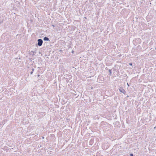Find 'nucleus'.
Here are the masks:
<instances>
[{
    "mask_svg": "<svg viewBox=\"0 0 156 156\" xmlns=\"http://www.w3.org/2000/svg\"><path fill=\"white\" fill-rule=\"evenodd\" d=\"M129 65L130 66H132V63H129Z\"/></svg>",
    "mask_w": 156,
    "mask_h": 156,
    "instance_id": "nucleus-7",
    "label": "nucleus"
},
{
    "mask_svg": "<svg viewBox=\"0 0 156 156\" xmlns=\"http://www.w3.org/2000/svg\"><path fill=\"white\" fill-rule=\"evenodd\" d=\"M34 69L33 68L32 69V71H33V72H34Z\"/></svg>",
    "mask_w": 156,
    "mask_h": 156,
    "instance_id": "nucleus-11",
    "label": "nucleus"
},
{
    "mask_svg": "<svg viewBox=\"0 0 156 156\" xmlns=\"http://www.w3.org/2000/svg\"><path fill=\"white\" fill-rule=\"evenodd\" d=\"M109 75L111 76L112 75V69H109Z\"/></svg>",
    "mask_w": 156,
    "mask_h": 156,
    "instance_id": "nucleus-4",
    "label": "nucleus"
},
{
    "mask_svg": "<svg viewBox=\"0 0 156 156\" xmlns=\"http://www.w3.org/2000/svg\"><path fill=\"white\" fill-rule=\"evenodd\" d=\"M37 45L39 46H41L42 44L43 41L42 39H39L37 40Z\"/></svg>",
    "mask_w": 156,
    "mask_h": 156,
    "instance_id": "nucleus-1",
    "label": "nucleus"
},
{
    "mask_svg": "<svg viewBox=\"0 0 156 156\" xmlns=\"http://www.w3.org/2000/svg\"><path fill=\"white\" fill-rule=\"evenodd\" d=\"M93 140H90V143H92V142Z\"/></svg>",
    "mask_w": 156,
    "mask_h": 156,
    "instance_id": "nucleus-8",
    "label": "nucleus"
},
{
    "mask_svg": "<svg viewBox=\"0 0 156 156\" xmlns=\"http://www.w3.org/2000/svg\"><path fill=\"white\" fill-rule=\"evenodd\" d=\"M127 85L128 86H129V84L128 83H127Z\"/></svg>",
    "mask_w": 156,
    "mask_h": 156,
    "instance_id": "nucleus-14",
    "label": "nucleus"
},
{
    "mask_svg": "<svg viewBox=\"0 0 156 156\" xmlns=\"http://www.w3.org/2000/svg\"><path fill=\"white\" fill-rule=\"evenodd\" d=\"M119 90L120 92L124 94H125L126 93V92L125 90L124 89L122 88L121 89H119Z\"/></svg>",
    "mask_w": 156,
    "mask_h": 156,
    "instance_id": "nucleus-2",
    "label": "nucleus"
},
{
    "mask_svg": "<svg viewBox=\"0 0 156 156\" xmlns=\"http://www.w3.org/2000/svg\"><path fill=\"white\" fill-rule=\"evenodd\" d=\"M73 145H71V147H73Z\"/></svg>",
    "mask_w": 156,
    "mask_h": 156,
    "instance_id": "nucleus-17",
    "label": "nucleus"
},
{
    "mask_svg": "<svg viewBox=\"0 0 156 156\" xmlns=\"http://www.w3.org/2000/svg\"><path fill=\"white\" fill-rule=\"evenodd\" d=\"M71 45H69V48H70V47H71Z\"/></svg>",
    "mask_w": 156,
    "mask_h": 156,
    "instance_id": "nucleus-13",
    "label": "nucleus"
},
{
    "mask_svg": "<svg viewBox=\"0 0 156 156\" xmlns=\"http://www.w3.org/2000/svg\"><path fill=\"white\" fill-rule=\"evenodd\" d=\"M85 19H86V17H85Z\"/></svg>",
    "mask_w": 156,
    "mask_h": 156,
    "instance_id": "nucleus-19",
    "label": "nucleus"
},
{
    "mask_svg": "<svg viewBox=\"0 0 156 156\" xmlns=\"http://www.w3.org/2000/svg\"><path fill=\"white\" fill-rule=\"evenodd\" d=\"M73 145H71V147H73Z\"/></svg>",
    "mask_w": 156,
    "mask_h": 156,
    "instance_id": "nucleus-16",
    "label": "nucleus"
},
{
    "mask_svg": "<svg viewBox=\"0 0 156 156\" xmlns=\"http://www.w3.org/2000/svg\"><path fill=\"white\" fill-rule=\"evenodd\" d=\"M40 76V75H38V76Z\"/></svg>",
    "mask_w": 156,
    "mask_h": 156,
    "instance_id": "nucleus-15",
    "label": "nucleus"
},
{
    "mask_svg": "<svg viewBox=\"0 0 156 156\" xmlns=\"http://www.w3.org/2000/svg\"><path fill=\"white\" fill-rule=\"evenodd\" d=\"M156 128V127H154V129H155Z\"/></svg>",
    "mask_w": 156,
    "mask_h": 156,
    "instance_id": "nucleus-18",
    "label": "nucleus"
},
{
    "mask_svg": "<svg viewBox=\"0 0 156 156\" xmlns=\"http://www.w3.org/2000/svg\"><path fill=\"white\" fill-rule=\"evenodd\" d=\"M43 40L44 41H49V38L48 37H44V38H43Z\"/></svg>",
    "mask_w": 156,
    "mask_h": 156,
    "instance_id": "nucleus-3",
    "label": "nucleus"
},
{
    "mask_svg": "<svg viewBox=\"0 0 156 156\" xmlns=\"http://www.w3.org/2000/svg\"><path fill=\"white\" fill-rule=\"evenodd\" d=\"M130 156H133V154L131 153L129 154Z\"/></svg>",
    "mask_w": 156,
    "mask_h": 156,
    "instance_id": "nucleus-6",
    "label": "nucleus"
},
{
    "mask_svg": "<svg viewBox=\"0 0 156 156\" xmlns=\"http://www.w3.org/2000/svg\"><path fill=\"white\" fill-rule=\"evenodd\" d=\"M155 50H156V48H155Z\"/></svg>",
    "mask_w": 156,
    "mask_h": 156,
    "instance_id": "nucleus-20",
    "label": "nucleus"
},
{
    "mask_svg": "<svg viewBox=\"0 0 156 156\" xmlns=\"http://www.w3.org/2000/svg\"><path fill=\"white\" fill-rule=\"evenodd\" d=\"M52 26L53 27H55V25H52Z\"/></svg>",
    "mask_w": 156,
    "mask_h": 156,
    "instance_id": "nucleus-12",
    "label": "nucleus"
},
{
    "mask_svg": "<svg viewBox=\"0 0 156 156\" xmlns=\"http://www.w3.org/2000/svg\"><path fill=\"white\" fill-rule=\"evenodd\" d=\"M31 53L32 55H34V53H35V52L34 51H31Z\"/></svg>",
    "mask_w": 156,
    "mask_h": 156,
    "instance_id": "nucleus-5",
    "label": "nucleus"
},
{
    "mask_svg": "<svg viewBox=\"0 0 156 156\" xmlns=\"http://www.w3.org/2000/svg\"><path fill=\"white\" fill-rule=\"evenodd\" d=\"M33 71H32L31 72H30V74L31 75L32 74H33Z\"/></svg>",
    "mask_w": 156,
    "mask_h": 156,
    "instance_id": "nucleus-10",
    "label": "nucleus"
},
{
    "mask_svg": "<svg viewBox=\"0 0 156 156\" xmlns=\"http://www.w3.org/2000/svg\"><path fill=\"white\" fill-rule=\"evenodd\" d=\"M72 52V53H73H73H74V51H73V50H72V52Z\"/></svg>",
    "mask_w": 156,
    "mask_h": 156,
    "instance_id": "nucleus-9",
    "label": "nucleus"
}]
</instances>
